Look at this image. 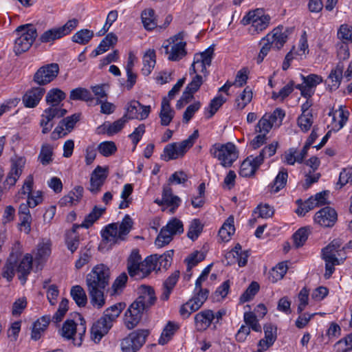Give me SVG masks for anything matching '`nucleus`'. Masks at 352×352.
<instances>
[{
  "label": "nucleus",
  "instance_id": "obj_23",
  "mask_svg": "<svg viewBox=\"0 0 352 352\" xmlns=\"http://www.w3.org/2000/svg\"><path fill=\"white\" fill-rule=\"evenodd\" d=\"M43 87L32 86L23 96L22 100L24 106L28 108L35 107L43 97Z\"/></svg>",
  "mask_w": 352,
  "mask_h": 352
},
{
  "label": "nucleus",
  "instance_id": "obj_64",
  "mask_svg": "<svg viewBox=\"0 0 352 352\" xmlns=\"http://www.w3.org/2000/svg\"><path fill=\"white\" fill-rule=\"evenodd\" d=\"M313 124L311 113L301 114L298 118V125L303 132H307Z\"/></svg>",
  "mask_w": 352,
  "mask_h": 352
},
{
  "label": "nucleus",
  "instance_id": "obj_17",
  "mask_svg": "<svg viewBox=\"0 0 352 352\" xmlns=\"http://www.w3.org/2000/svg\"><path fill=\"white\" fill-rule=\"evenodd\" d=\"M338 219L336 211L329 206L324 207L317 212L314 217L316 223L325 228L334 226Z\"/></svg>",
  "mask_w": 352,
  "mask_h": 352
},
{
  "label": "nucleus",
  "instance_id": "obj_49",
  "mask_svg": "<svg viewBox=\"0 0 352 352\" xmlns=\"http://www.w3.org/2000/svg\"><path fill=\"white\" fill-rule=\"evenodd\" d=\"M252 99V92L249 87L244 89L242 93L235 100V108L238 110L243 109Z\"/></svg>",
  "mask_w": 352,
  "mask_h": 352
},
{
  "label": "nucleus",
  "instance_id": "obj_40",
  "mask_svg": "<svg viewBox=\"0 0 352 352\" xmlns=\"http://www.w3.org/2000/svg\"><path fill=\"white\" fill-rule=\"evenodd\" d=\"M234 217L230 216L224 222L219 231V237L224 241H228L234 233Z\"/></svg>",
  "mask_w": 352,
  "mask_h": 352
},
{
  "label": "nucleus",
  "instance_id": "obj_62",
  "mask_svg": "<svg viewBox=\"0 0 352 352\" xmlns=\"http://www.w3.org/2000/svg\"><path fill=\"white\" fill-rule=\"evenodd\" d=\"M259 285L256 282H252L246 290L240 297V302L244 303L250 300L258 292Z\"/></svg>",
  "mask_w": 352,
  "mask_h": 352
},
{
  "label": "nucleus",
  "instance_id": "obj_12",
  "mask_svg": "<svg viewBox=\"0 0 352 352\" xmlns=\"http://www.w3.org/2000/svg\"><path fill=\"white\" fill-rule=\"evenodd\" d=\"M183 232L184 226L182 222L177 218H173L166 226L161 229L155 239V244L158 248H162L172 241L173 235L181 234Z\"/></svg>",
  "mask_w": 352,
  "mask_h": 352
},
{
  "label": "nucleus",
  "instance_id": "obj_6",
  "mask_svg": "<svg viewBox=\"0 0 352 352\" xmlns=\"http://www.w3.org/2000/svg\"><path fill=\"white\" fill-rule=\"evenodd\" d=\"M343 242L340 239L333 240L327 247L322 249V258L325 261L326 278H329L335 270V265H340V261L346 258Z\"/></svg>",
  "mask_w": 352,
  "mask_h": 352
},
{
  "label": "nucleus",
  "instance_id": "obj_8",
  "mask_svg": "<svg viewBox=\"0 0 352 352\" xmlns=\"http://www.w3.org/2000/svg\"><path fill=\"white\" fill-rule=\"evenodd\" d=\"M16 35L13 47L16 55L28 51L37 36V31L34 25L25 24L19 26L14 31Z\"/></svg>",
  "mask_w": 352,
  "mask_h": 352
},
{
  "label": "nucleus",
  "instance_id": "obj_24",
  "mask_svg": "<svg viewBox=\"0 0 352 352\" xmlns=\"http://www.w3.org/2000/svg\"><path fill=\"white\" fill-rule=\"evenodd\" d=\"M213 311L210 309H205L197 313L194 318L195 329L197 331L206 330L212 324Z\"/></svg>",
  "mask_w": 352,
  "mask_h": 352
},
{
  "label": "nucleus",
  "instance_id": "obj_59",
  "mask_svg": "<svg viewBox=\"0 0 352 352\" xmlns=\"http://www.w3.org/2000/svg\"><path fill=\"white\" fill-rule=\"evenodd\" d=\"M203 230V225L201 224V221L197 219H193L188 228V236L192 241L196 240Z\"/></svg>",
  "mask_w": 352,
  "mask_h": 352
},
{
  "label": "nucleus",
  "instance_id": "obj_33",
  "mask_svg": "<svg viewBox=\"0 0 352 352\" xmlns=\"http://www.w3.org/2000/svg\"><path fill=\"white\" fill-rule=\"evenodd\" d=\"M209 291L207 289H200L195 290L193 297L188 300V305H190L191 311H197L207 300Z\"/></svg>",
  "mask_w": 352,
  "mask_h": 352
},
{
  "label": "nucleus",
  "instance_id": "obj_38",
  "mask_svg": "<svg viewBox=\"0 0 352 352\" xmlns=\"http://www.w3.org/2000/svg\"><path fill=\"white\" fill-rule=\"evenodd\" d=\"M156 63V55L154 50H148L143 56L142 74L145 76L149 75L153 69Z\"/></svg>",
  "mask_w": 352,
  "mask_h": 352
},
{
  "label": "nucleus",
  "instance_id": "obj_47",
  "mask_svg": "<svg viewBox=\"0 0 352 352\" xmlns=\"http://www.w3.org/2000/svg\"><path fill=\"white\" fill-rule=\"evenodd\" d=\"M69 99L72 100L92 101L94 98L91 92L82 87H78L70 91Z\"/></svg>",
  "mask_w": 352,
  "mask_h": 352
},
{
  "label": "nucleus",
  "instance_id": "obj_37",
  "mask_svg": "<svg viewBox=\"0 0 352 352\" xmlns=\"http://www.w3.org/2000/svg\"><path fill=\"white\" fill-rule=\"evenodd\" d=\"M118 41L117 36L113 34H108L100 42L99 45L92 52L93 57H96L107 52L110 47L116 43Z\"/></svg>",
  "mask_w": 352,
  "mask_h": 352
},
{
  "label": "nucleus",
  "instance_id": "obj_28",
  "mask_svg": "<svg viewBox=\"0 0 352 352\" xmlns=\"http://www.w3.org/2000/svg\"><path fill=\"white\" fill-rule=\"evenodd\" d=\"M175 111L170 107L169 100L164 97L161 104V110L159 114L160 124L162 126H168L174 118Z\"/></svg>",
  "mask_w": 352,
  "mask_h": 352
},
{
  "label": "nucleus",
  "instance_id": "obj_2",
  "mask_svg": "<svg viewBox=\"0 0 352 352\" xmlns=\"http://www.w3.org/2000/svg\"><path fill=\"white\" fill-rule=\"evenodd\" d=\"M139 296L129 306L124 315V324L128 329L135 327L142 319V315L153 305L156 297L153 289L142 285L138 288Z\"/></svg>",
  "mask_w": 352,
  "mask_h": 352
},
{
  "label": "nucleus",
  "instance_id": "obj_36",
  "mask_svg": "<svg viewBox=\"0 0 352 352\" xmlns=\"http://www.w3.org/2000/svg\"><path fill=\"white\" fill-rule=\"evenodd\" d=\"M288 177L287 170L281 168L279 173L274 179L273 183L268 186V190L271 193H276L285 187Z\"/></svg>",
  "mask_w": 352,
  "mask_h": 352
},
{
  "label": "nucleus",
  "instance_id": "obj_29",
  "mask_svg": "<svg viewBox=\"0 0 352 352\" xmlns=\"http://www.w3.org/2000/svg\"><path fill=\"white\" fill-rule=\"evenodd\" d=\"M82 194L83 188L80 186H77L68 195H65L60 199L59 204L60 206L76 205L82 199Z\"/></svg>",
  "mask_w": 352,
  "mask_h": 352
},
{
  "label": "nucleus",
  "instance_id": "obj_43",
  "mask_svg": "<svg viewBox=\"0 0 352 352\" xmlns=\"http://www.w3.org/2000/svg\"><path fill=\"white\" fill-rule=\"evenodd\" d=\"M70 294L78 307H85L87 298L84 289L80 285H74L71 288Z\"/></svg>",
  "mask_w": 352,
  "mask_h": 352
},
{
  "label": "nucleus",
  "instance_id": "obj_32",
  "mask_svg": "<svg viewBox=\"0 0 352 352\" xmlns=\"http://www.w3.org/2000/svg\"><path fill=\"white\" fill-rule=\"evenodd\" d=\"M173 255V250H169L161 255L153 254L150 256L155 258L153 260V263L155 265V270H161L162 269L166 270L171 265Z\"/></svg>",
  "mask_w": 352,
  "mask_h": 352
},
{
  "label": "nucleus",
  "instance_id": "obj_57",
  "mask_svg": "<svg viewBox=\"0 0 352 352\" xmlns=\"http://www.w3.org/2000/svg\"><path fill=\"white\" fill-rule=\"evenodd\" d=\"M244 322L250 329H252L256 332H261L262 328L258 322L256 316L253 312H245L243 316Z\"/></svg>",
  "mask_w": 352,
  "mask_h": 352
},
{
  "label": "nucleus",
  "instance_id": "obj_50",
  "mask_svg": "<svg viewBox=\"0 0 352 352\" xmlns=\"http://www.w3.org/2000/svg\"><path fill=\"white\" fill-rule=\"evenodd\" d=\"M266 14L262 9H255L249 11L241 19V23L243 25H252L261 17L265 16Z\"/></svg>",
  "mask_w": 352,
  "mask_h": 352
},
{
  "label": "nucleus",
  "instance_id": "obj_45",
  "mask_svg": "<svg viewBox=\"0 0 352 352\" xmlns=\"http://www.w3.org/2000/svg\"><path fill=\"white\" fill-rule=\"evenodd\" d=\"M178 328L179 327L177 324L169 321L164 328L161 336L158 340V343L161 345L166 344L171 340Z\"/></svg>",
  "mask_w": 352,
  "mask_h": 352
},
{
  "label": "nucleus",
  "instance_id": "obj_20",
  "mask_svg": "<svg viewBox=\"0 0 352 352\" xmlns=\"http://www.w3.org/2000/svg\"><path fill=\"white\" fill-rule=\"evenodd\" d=\"M287 40V31H283V27L274 28L271 33L263 38V42L268 41L274 48L280 50Z\"/></svg>",
  "mask_w": 352,
  "mask_h": 352
},
{
  "label": "nucleus",
  "instance_id": "obj_46",
  "mask_svg": "<svg viewBox=\"0 0 352 352\" xmlns=\"http://www.w3.org/2000/svg\"><path fill=\"white\" fill-rule=\"evenodd\" d=\"M16 263L15 258L12 255L8 258L3 269H2V276L6 278L8 282H10L15 274Z\"/></svg>",
  "mask_w": 352,
  "mask_h": 352
},
{
  "label": "nucleus",
  "instance_id": "obj_34",
  "mask_svg": "<svg viewBox=\"0 0 352 352\" xmlns=\"http://www.w3.org/2000/svg\"><path fill=\"white\" fill-rule=\"evenodd\" d=\"M179 277V272L176 270L169 276L163 284V291L161 295V299L167 300L169 298L173 288L178 281Z\"/></svg>",
  "mask_w": 352,
  "mask_h": 352
},
{
  "label": "nucleus",
  "instance_id": "obj_11",
  "mask_svg": "<svg viewBox=\"0 0 352 352\" xmlns=\"http://www.w3.org/2000/svg\"><path fill=\"white\" fill-rule=\"evenodd\" d=\"M213 56L214 48L212 47H209L203 52L195 54L193 62L189 69L190 75L199 74L207 77L208 75L207 67L211 65Z\"/></svg>",
  "mask_w": 352,
  "mask_h": 352
},
{
  "label": "nucleus",
  "instance_id": "obj_14",
  "mask_svg": "<svg viewBox=\"0 0 352 352\" xmlns=\"http://www.w3.org/2000/svg\"><path fill=\"white\" fill-rule=\"evenodd\" d=\"M328 191H322L315 195L314 197H309L307 201L300 205L296 210V212L300 216H304L307 212L314 209L327 204Z\"/></svg>",
  "mask_w": 352,
  "mask_h": 352
},
{
  "label": "nucleus",
  "instance_id": "obj_41",
  "mask_svg": "<svg viewBox=\"0 0 352 352\" xmlns=\"http://www.w3.org/2000/svg\"><path fill=\"white\" fill-rule=\"evenodd\" d=\"M142 22L144 27L147 30H152L157 26V22L155 15V10L152 8H148L142 12Z\"/></svg>",
  "mask_w": 352,
  "mask_h": 352
},
{
  "label": "nucleus",
  "instance_id": "obj_44",
  "mask_svg": "<svg viewBox=\"0 0 352 352\" xmlns=\"http://www.w3.org/2000/svg\"><path fill=\"white\" fill-rule=\"evenodd\" d=\"M23 161L20 160L12 164L11 170L6 178V183L8 185L14 186L19 178L23 170Z\"/></svg>",
  "mask_w": 352,
  "mask_h": 352
},
{
  "label": "nucleus",
  "instance_id": "obj_7",
  "mask_svg": "<svg viewBox=\"0 0 352 352\" xmlns=\"http://www.w3.org/2000/svg\"><path fill=\"white\" fill-rule=\"evenodd\" d=\"M278 146V142L277 141L272 142L269 145L265 146L256 157H248L241 164L239 175L244 177L254 175L258 168L263 164L264 160L273 156L276 153Z\"/></svg>",
  "mask_w": 352,
  "mask_h": 352
},
{
  "label": "nucleus",
  "instance_id": "obj_63",
  "mask_svg": "<svg viewBox=\"0 0 352 352\" xmlns=\"http://www.w3.org/2000/svg\"><path fill=\"white\" fill-rule=\"evenodd\" d=\"M44 316H41L33 323L31 333V338L38 340L41 338L44 332Z\"/></svg>",
  "mask_w": 352,
  "mask_h": 352
},
{
  "label": "nucleus",
  "instance_id": "obj_10",
  "mask_svg": "<svg viewBox=\"0 0 352 352\" xmlns=\"http://www.w3.org/2000/svg\"><path fill=\"white\" fill-rule=\"evenodd\" d=\"M210 153L212 157L217 158L224 167L231 166L238 157L236 146L231 142L224 144H215L211 147Z\"/></svg>",
  "mask_w": 352,
  "mask_h": 352
},
{
  "label": "nucleus",
  "instance_id": "obj_35",
  "mask_svg": "<svg viewBox=\"0 0 352 352\" xmlns=\"http://www.w3.org/2000/svg\"><path fill=\"white\" fill-rule=\"evenodd\" d=\"M162 197L165 205L171 207V212H174L175 209L180 205L181 199L178 196L173 194L172 188L169 186H165L163 188Z\"/></svg>",
  "mask_w": 352,
  "mask_h": 352
},
{
  "label": "nucleus",
  "instance_id": "obj_1",
  "mask_svg": "<svg viewBox=\"0 0 352 352\" xmlns=\"http://www.w3.org/2000/svg\"><path fill=\"white\" fill-rule=\"evenodd\" d=\"M110 270L104 264L93 267L86 276V285L93 306L101 308L105 304L104 291L109 285Z\"/></svg>",
  "mask_w": 352,
  "mask_h": 352
},
{
  "label": "nucleus",
  "instance_id": "obj_42",
  "mask_svg": "<svg viewBox=\"0 0 352 352\" xmlns=\"http://www.w3.org/2000/svg\"><path fill=\"white\" fill-rule=\"evenodd\" d=\"M66 94L58 88L50 89L45 96V101L52 106L58 107L60 102L65 98Z\"/></svg>",
  "mask_w": 352,
  "mask_h": 352
},
{
  "label": "nucleus",
  "instance_id": "obj_5",
  "mask_svg": "<svg viewBox=\"0 0 352 352\" xmlns=\"http://www.w3.org/2000/svg\"><path fill=\"white\" fill-rule=\"evenodd\" d=\"M44 266V243H39L32 254H25L16 263V272L19 279L23 285L25 283L28 275L34 267L36 271L42 270Z\"/></svg>",
  "mask_w": 352,
  "mask_h": 352
},
{
  "label": "nucleus",
  "instance_id": "obj_58",
  "mask_svg": "<svg viewBox=\"0 0 352 352\" xmlns=\"http://www.w3.org/2000/svg\"><path fill=\"white\" fill-rule=\"evenodd\" d=\"M149 335V331L146 329H138L129 333V336L131 338L134 343L141 348L145 343L146 338Z\"/></svg>",
  "mask_w": 352,
  "mask_h": 352
},
{
  "label": "nucleus",
  "instance_id": "obj_3",
  "mask_svg": "<svg viewBox=\"0 0 352 352\" xmlns=\"http://www.w3.org/2000/svg\"><path fill=\"white\" fill-rule=\"evenodd\" d=\"M139 296L129 306L124 315V324L128 329L135 327L142 319V315L153 305L156 297L153 289L142 285L138 288Z\"/></svg>",
  "mask_w": 352,
  "mask_h": 352
},
{
  "label": "nucleus",
  "instance_id": "obj_48",
  "mask_svg": "<svg viewBox=\"0 0 352 352\" xmlns=\"http://www.w3.org/2000/svg\"><path fill=\"white\" fill-rule=\"evenodd\" d=\"M270 22V17L269 15L267 14L263 17H261L249 27L248 32L252 35L259 34L269 26Z\"/></svg>",
  "mask_w": 352,
  "mask_h": 352
},
{
  "label": "nucleus",
  "instance_id": "obj_53",
  "mask_svg": "<svg viewBox=\"0 0 352 352\" xmlns=\"http://www.w3.org/2000/svg\"><path fill=\"white\" fill-rule=\"evenodd\" d=\"M287 271V265L285 263L281 262L272 268L270 272V279L275 283L283 278Z\"/></svg>",
  "mask_w": 352,
  "mask_h": 352
},
{
  "label": "nucleus",
  "instance_id": "obj_25",
  "mask_svg": "<svg viewBox=\"0 0 352 352\" xmlns=\"http://www.w3.org/2000/svg\"><path fill=\"white\" fill-rule=\"evenodd\" d=\"M107 177L105 170L98 166L91 174L89 190L93 194H97L100 190Z\"/></svg>",
  "mask_w": 352,
  "mask_h": 352
},
{
  "label": "nucleus",
  "instance_id": "obj_15",
  "mask_svg": "<svg viewBox=\"0 0 352 352\" xmlns=\"http://www.w3.org/2000/svg\"><path fill=\"white\" fill-rule=\"evenodd\" d=\"M78 316L80 324L78 329L77 324L73 320L67 319L63 322L62 328L59 329V333L62 337L67 340H71L78 331L80 338H82L86 331L85 320L80 315H78Z\"/></svg>",
  "mask_w": 352,
  "mask_h": 352
},
{
  "label": "nucleus",
  "instance_id": "obj_13",
  "mask_svg": "<svg viewBox=\"0 0 352 352\" xmlns=\"http://www.w3.org/2000/svg\"><path fill=\"white\" fill-rule=\"evenodd\" d=\"M285 116V112L280 108H276L272 113H266L258 122L259 131L269 133L273 127H279Z\"/></svg>",
  "mask_w": 352,
  "mask_h": 352
},
{
  "label": "nucleus",
  "instance_id": "obj_26",
  "mask_svg": "<svg viewBox=\"0 0 352 352\" xmlns=\"http://www.w3.org/2000/svg\"><path fill=\"white\" fill-rule=\"evenodd\" d=\"M163 47L165 49V52L169 54L168 59L171 61H178L183 58L187 54L186 49V42L185 41L174 43L170 50L168 45Z\"/></svg>",
  "mask_w": 352,
  "mask_h": 352
},
{
  "label": "nucleus",
  "instance_id": "obj_55",
  "mask_svg": "<svg viewBox=\"0 0 352 352\" xmlns=\"http://www.w3.org/2000/svg\"><path fill=\"white\" fill-rule=\"evenodd\" d=\"M94 36V32L91 30L84 29L78 31L72 36V41L81 45L87 44Z\"/></svg>",
  "mask_w": 352,
  "mask_h": 352
},
{
  "label": "nucleus",
  "instance_id": "obj_51",
  "mask_svg": "<svg viewBox=\"0 0 352 352\" xmlns=\"http://www.w3.org/2000/svg\"><path fill=\"white\" fill-rule=\"evenodd\" d=\"M104 209L95 206L92 211L85 217L84 221L81 223L82 228H89L93 223L98 220L103 214Z\"/></svg>",
  "mask_w": 352,
  "mask_h": 352
},
{
  "label": "nucleus",
  "instance_id": "obj_39",
  "mask_svg": "<svg viewBox=\"0 0 352 352\" xmlns=\"http://www.w3.org/2000/svg\"><path fill=\"white\" fill-rule=\"evenodd\" d=\"M68 305L69 300L66 298H63L59 304L58 310L56 311L52 318L50 316L47 317L45 316V323H47L48 324L50 322H52L54 324H58L62 321L67 311H68Z\"/></svg>",
  "mask_w": 352,
  "mask_h": 352
},
{
  "label": "nucleus",
  "instance_id": "obj_27",
  "mask_svg": "<svg viewBox=\"0 0 352 352\" xmlns=\"http://www.w3.org/2000/svg\"><path fill=\"white\" fill-rule=\"evenodd\" d=\"M344 65L342 62L338 63L337 65L333 69L327 80L328 87L331 91L337 89L342 79Z\"/></svg>",
  "mask_w": 352,
  "mask_h": 352
},
{
  "label": "nucleus",
  "instance_id": "obj_52",
  "mask_svg": "<svg viewBox=\"0 0 352 352\" xmlns=\"http://www.w3.org/2000/svg\"><path fill=\"white\" fill-rule=\"evenodd\" d=\"M141 256L137 250H133L128 258L127 269L129 274L131 276H135V270L138 269V265L140 264Z\"/></svg>",
  "mask_w": 352,
  "mask_h": 352
},
{
  "label": "nucleus",
  "instance_id": "obj_54",
  "mask_svg": "<svg viewBox=\"0 0 352 352\" xmlns=\"http://www.w3.org/2000/svg\"><path fill=\"white\" fill-rule=\"evenodd\" d=\"M126 305L123 302L116 303L104 311L103 316L111 320L113 322L120 316L121 311L124 309Z\"/></svg>",
  "mask_w": 352,
  "mask_h": 352
},
{
  "label": "nucleus",
  "instance_id": "obj_21",
  "mask_svg": "<svg viewBox=\"0 0 352 352\" xmlns=\"http://www.w3.org/2000/svg\"><path fill=\"white\" fill-rule=\"evenodd\" d=\"M248 256V251H242L241 246L239 244H236L233 249L225 255L228 265L237 263L239 267H243L247 264Z\"/></svg>",
  "mask_w": 352,
  "mask_h": 352
},
{
  "label": "nucleus",
  "instance_id": "obj_19",
  "mask_svg": "<svg viewBox=\"0 0 352 352\" xmlns=\"http://www.w3.org/2000/svg\"><path fill=\"white\" fill-rule=\"evenodd\" d=\"M33 184V177L29 175L25 179L23 186L20 191V193L23 195H27V203L29 207L34 208L43 201L42 192L38 191L36 195H32V189Z\"/></svg>",
  "mask_w": 352,
  "mask_h": 352
},
{
  "label": "nucleus",
  "instance_id": "obj_4",
  "mask_svg": "<svg viewBox=\"0 0 352 352\" xmlns=\"http://www.w3.org/2000/svg\"><path fill=\"white\" fill-rule=\"evenodd\" d=\"M133 221L129 214H126L120 223H112L107 225L101 230L102 243L112 247L127 239Z\"/></svg>",
  "mask_w": 352,
  "mask_h": 352
},
{
  "label": "nucleus",
  "instance_id": "obj_30",
  "mask_svg": "<svg viewBox=\"0 0 352 352\" xmlns=\"http://www.w3.org/2000/svg\"><path fill=\"white\" fill-rule=\"evenodd\" d=\"M66 113L67 111L65 109L56 106H52L45 109V131L51 129L53 126L52 122L63 117Z\"/></svg>",
  "mask_w": 352,
  "mask_h": 352
},
{
  "label": "nucleus",
  "instance_id": "obj_9",
  "mask_svg": "<svg viewBox=\"0 0 352 352\" xmlns=\"http://www.w3.org/2000/svg\"><path fill=\"white\" fill-rule=\"evenodd\" d=\"M198 137V130H195L187 139L180 142H174L166 145L164 149L165 160L169 161L183 157L193 146Z\"/></svg>",
  "mask_w": 352,
  "mask_h": 352
},
{
  "label": "nucleus",
  "instance_id": "obj_56",
  "mask_svg": "<svg viewBox=\"0 0 352 352\" xmlns=\"http://www.w3.org/2000/svg\"><path fill=\"white\" fill-rule=\"evenodd\" d=\"M108 89L109 85L107 84L97 85L91 87V89L96 98V104L107 100V92Z\"/></svg>",
  "mask_w": 352,
  "mask_h": 352
},
{
  "label": "nucleus",
  "instance_id": "obj_60",
  "mask_svg": "<svg viewBox=\"0 0 352 352\" xmlns=\"http://www.w3.org/2000/svg\"><path fill=\"white\" fill-rule=\"evenodd\" d=\"M97 148L99 153L104 157L112 155L117 151L116 145L112 141L102 142L99 144Z\"/></svg>",
  "mask_w": 352,
  "mask_h": 352
},
{
  "label": "nucleus",
  "instance_id": "obj_18",
  "mask_svg": "<svg viewBox=\"0 0 352 352\" xmlns=\"http://www.w3.org/2000/svg\"><path fill=\"white\" fill-rule=\"evenodd\" d=\"M113 325V322L102 316L92 326L91 329V338L95 342H99Z\"/></svg>",
  "mask_w": 352,
  "mask_h": 352
},
{
  "label": "nucleus",
  "instance_id": "obj_22",
  "mask_svg": "<svg viewBox=\"0 0 352 352\" xmlns=\"http://www.w3.org/2000/svg\"><path fill=\"white\" fill-rule=\"evenodd\" d=\"M150 112L151 107L149 105H143L135 100L131 102L127 108L129 119L142 120L148 116Z\"/></svg>",
  "mask_w": 352,
  "mask_h": 352
},
{
  "label": "nucleus",
  "instance_id": "obj_16",
  "mask_svg": "<svg viewBox=\"0 0 352 352\" xmlns=\"http://www.w3.org/2000/svg\"><path fill=\"white\" fill-rule=\"evenodd\" d=\"M76 19L69 20L64 25L45 31V43L52 42L69 34L78 25Z\"/></svg>",
  "mask_w": 352,
  "mask_h": 352
},
{
  "label": "nucleus",
  "instance_id": "obj_61",
  "mask_svg": "<svg viewBox=\"0 0 352 352\" xmlns=\"http://www.w3.org/2000/svg\"><path fill=\"white\" fill-rule=\"evenodd\" d=\"M309 234V230L307 228L298 229L293 235L294 245L296 248L302 246L307 240Z\"/></svg>",
  "mask_w": 352,
  "mask_h": 352
},
{
  "label": "nucleus",
  "instance_id": "obj_31",
  "mask_svg": "<svg viewBox=\"0 0 352 352\" xmlns=\"http://www.w3.org/2000/svg\"><path fill=\"white\" fill-rule=\"evenodd\" d=\"M154 258H155L153 256H147L145 260L141 262L138 265V269L134 272L135 275L132 277L135 279H141L147 276L152 271L156 270L153 263Z\"/></svg>",
  "mask_w": 352,
  "mask_h": 352
}]
</instances>
